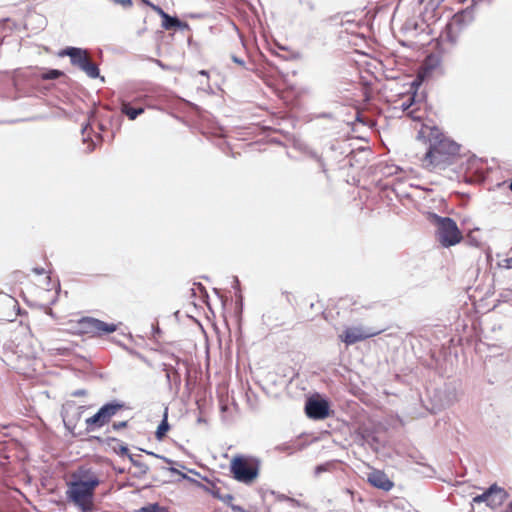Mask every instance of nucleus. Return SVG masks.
<instances>
[{
  "label": "nucleus",
  "mask_w": 512,
  "mask_h": 512,
  "mask_svg": "<svg viewBox=\"0 0 512 512\" xmlns=\"http://www.w3.org/2000/svg\"><path fill=\"white\" fill-rule=\"evenodd\" d=\"M125 408L122 402H109L103 405L97 413L86 419V431L93 432L108 424L111 419Z\"/></svg>",
  "instance_id": "nucleus-7"
},
{
  "label": "nucleus",
  "mask_w": 512,
  "mask_h": 512,
  "mask_svg": "<svg viewBox=\"0 0 512 512\" xmlns=\"http://www.w3.org/2000/svg\"><path fill=\"white\" fill-rule=\"evenodd\" d=\"M356 121L362 123L363 125H374V122L371 119L364 117L359 111L357 112Z\"/></svg>",
  "instance_id": "nucleus-19"
},
{
  "label": "nucleus",
  "mask_w": 512,
  "mask_h": 512,
  "mask_svg": "<svg viewBox=\"0 0 512 512\" xmlns=\"http://www.w3.org/2000/svg\"><path fill=\"white\" fill-rule=\"evenodd\" d=\"M460 146L442 133H432L429 137V147L420 158L423 169L440 173L456 163L459 158Z\"/></svg>",
  "instance_id": "nucleus-1"
},
{
  "label": "nucleus",
  "mask_w": 512,
  "mask_h": 512,
  "mask_svg": "<svg viewBox=\"0 0 512 512\" xmlns=\"http://www.w3.org/2000/svg\"><path fill=\"white\" fill-rule=\"evenodd\" d=\"M233 60L238 63V64H243V62L239 59H237L236 57H233Z\"/></svg>",
  "instance_id": "nucleus-26"
},
{
  "label": "nucleus",
  "mask_w": 512,
  "mask_h": 512,
  "mask_svg": "<svg viewBox=\"0 0 512 512\" xmlns=\"http://www.w3.org/2000/svg\"><path fill=\"white\" fill-rule=\"evenodd\" d=\"M128 425L127 421H120V422H114L112 424V428L115 430V431H119L121 429H124L126 428Z\"/></svg>",
  "instance_id": "nucleus-20"
},
{
  "label": "nucleus",
  "mask_w": 512,
  "mask_h": 512,
  "mask_svg": "<svg viewBox=\"0 0 512 512\" xmlns=\"http://www.w3.org/2000/svg\"><path fill=\"white\" fill-rule=\"evenodd\" d=\"M57 56L61 58L68 56L71 64L84 71L90 78H97L99 76V68L92 62L87 50L77 47H66L58 51Z\"/></svg>",
  "instance_id": "nucleus-5"
},
{
  "label": "nucleus",
  "mask_w": 512,
  "mask_h": 512,
  "mask_svg": "<svg viewBox=\"0 0 512 512\" xmlns=\"http://www.w3.org/2000/svg\"><path fill=\"white\" fill-rule=\"evenodd\" d=\"M67 330L77 335L103 336L117 331L119 324L107 323L93 317L70 319Z\"/></svg>",
  "instance_id": "nucleus-2"
},
{
  "label": "nucleus",
  "mask_w": 512,
  "mask_h": 512,
  "mask_svg": "<svg viewBox=\"0 0 512 512\" xmlns=\"http://www.w3.org/2000/svg\"><path fill=\"white\" fill-rule=\"evenodd\" d=\"M72 482L96 489L100 484V479L91 468L80 467L72 474Z\"/></svg>",
  "instance_id": "nucleus-10"
},
{
  "label": "nucleus",
  "mask_w": 512,
  "mask_h": 512,
  "mask_svg": "<svg viewBox=\"0 0 512 512\" xmlns=\"http://www.w3.org/2000/svg\"><path fill=\"white\" fill-rule=\"evenodd\" d=\"M429 220L436 226V237L443 247L455 246L463 240L462 232L452 218L430 213Z\"/></svg>",
  "instance_id": "nucleus-4"
},
{
  "label": "nucleus",
  "mask_w": 512,
  "mask_h": 512,
  "mask_svg": "<svg viewBox=\"0 0 512 512\" xmlns=\"http://www.w3.org/2000/svg\"><path fill=\"white\" fill-rule=\"evenodd\" d=\"M365 99L368 100L369 96L365 93Z\"/></svg>",
  "instance_id": "nucleus-28"
},
{
  "label": "nucleus",
  "mask_w": 512,
  "mask_h": 512,
  "mask_svg": "<svg viewBox=\"0 0 512 512\" xmlns=\"http://www.w3.org/2000/svg\"><path fill=\"white\" fill-rule=\"evenodd\" d=\"M325 470H326V469H325V467H324V466L319 465V466H317V467H316L315 472H316V474H319L320 472L325 471Z\"/></svg>",
  "instance_id": "nucleus-23"
},
{
  "label": "nucleus",
  "mask_w": 512,
  "mask_h": 512,
  "mask_svg": "<svg viewBox=\"0 0 512 512\" xmlns=\"http://www.w3.org/2000/svg\"><path fill=\"white\" fill-rule=\"evenodd\" d=\"M120 452H121L122 454H127V453H128V448H127L126 446H122V447L120 448Z\"/></svg>",
  "instance_id": "nucleus-24"
},
{
  "label": "nucleus",
  "mask_w": 512,
  "mask_h": 512,
  "mask_svg": "<svg viewBox=\"0 0 512 512\" xmlns=\"http://www.w3.org/2000/svg\"><path fill=\"white\" fill-rule=\"evenodd\" d=\"M425 0H419L420 3L424 2Z\"/></svg>",
  "instance_id": "nucleus-30"
},
{
  "label": "nucleus",
  "mask_w": 512,
  "mask_h": 512,
  "mask_svg": "<svg viewBox=\"0 0 512 512\" xmlns=\"http://www.w3.org/2000/svg\"><path fill=\"white\" fill-rule=\"evenodd\" d=\"M260 460L253 456L236 455L230 462L233 478L243 484H253L260 474Z\"/></svg>",
  "instance_id": "nucleus-3"
},
{
  "label": "nucleus",
  "mask_w": 512,
  "mask_h": 512,
  "mask_svg": "<svg viewBox=\"0 0 512 512\" xmlns=\"http://www.w3.org/2000/svg\"><path fill=\"white\" fill-rule=\"evenodd\" d=\"M94 493L95 488L83 486L72 481L68 484L66 492L67 498L83 512H90L94 509Z\"/></svg>",
  "instance_id": "nucleus-6"
},
{
  "label": "nucleus",
  "mask_w": 512,
  "mask_h": 512,
  "mask_svg": "<svg viewBox=\"0 0 512 512\" xmlns=\"http://www.w3.org/2000/svg\"><path fill=\"white\" fill-rule=\"evenodd\" d=\"M74 396H84L86 395V391L85 390H78V391H75L73 393Z\"/></svg>",
  "instance_id": "nucleus-22"
},
{
  "label": "nucleus",
  "mask_w": 512,
  "mask_h": 512,
  "mask_svg": "<svg viewBox=\"0 0 512 512\" xmlns=\"http://www.w3.org/2000/svg\"><path fill=\"white\" fill-rule=\"evenodd\" d=\"M169 429H170V425H169L168 419H167V412H165L164 418L156 430V433H155L156 438L158 440L164 439L167 432L169 431Z\"/></svg>",
  "instance_id": "nucleus-16"
},
{
  "label": "nucleus",
  "mask_w": 512,
  "mask_h": 512,
  "mask_svg": "<svg viewBox=\"0 0 512 512\" xmlns=\"http://www.w3.org/2000/svg\"><path fill=\"white\" fill-rule=\"evenodd\" d=\"M509 188L512 191V182L510 183Z\"/></svg>",
  "instance_id": "nucleus-29"
},
{
  "label": "nucleus",
  "mask_w": 512,
  "mask_h": 512,
  "mask_svg": "<svg viewBox=\"0 0 512 512\" xmlns=\"http://www.w3.org/2000/svg\"><path fill=\"white\" fill-rule=\"evenodd\" d=\"M367 482L371 486L386 492L390 491L394 487L393 481L389 479L387 474L378 469H373L367 474Z\"/></svg>",
  "instance_id": "nucleus-12"
},
{
  "label": "nucleus",
  "mask_w": 512,
  "mask_h": 512,
  "mask_svg": "<svg viewBox=\"0 0 512 512\" xmlns=\"http://www.w3.org/2000/svg\"><path fill=\"white\" fill-rule=\"evenodd\" d=\"M305 412L311 419H325L329 416V404L323 399H309L305 405Z\"/></svg>",
  "instance_id": "nucleus-11"
},
{
  "label": "nucleus",
  "mask_w": 512,
  "mask_h": 512,
  "mask_svg": "<svg viewBox=\"0 0 512 512\" xmlns=\"http://www.w3.org/2000/svg\"><path fill=\"white\" fill-rule=\"evenodd\" d=\"M382 331L383 330L369 331L362 327H348L339 335V339L349 346L359 341L366 340L367 338L374 337Z\"/></svg>",
  "instance_id": "nucleus-9"
},
{
  "label": "nucleus",
  "mask_w": 512,
  "mask_h": 512,
  "mask_svg": "<svg viewBox=\"0 0 512 512\" xmlns=\"http://www.w3.org/2000/svg\"><path fill=\"white\" fill-rule=\"evenodd\" d=\"M121 112L130 120H135L138 115L144 112V109L142 107H133L129 103H122Z\"/></svg>",
  "instance_id": "nucleus-15"
},
{
  "label": "nucleus",
  "mask_w": 512,
  "mask_h": 512,
  "mask_svg": "<svg viewBox=\"0 0 512 512\" xmlns=\"http://www.w3.org/2000/svg\"><path fill=\"white\" fill-rule=\"evenodd\" d=\"M136 512H168V510L158 504H150L146 507H142L139 510H136Z\"/></svg>",
  "instance_id": "nucleus-18"
},
{
  "label": "nucleus",
  "mask_w": 512,
  "mask_h": 512,
  "mask_svg": "<svg viewBox=\"0 0 512 512\" xmlns=\"http://www.w3.org/2000/svg\"><path fill=\"white\" fill-rule=\"evenodd\" d=\"M36 273H42L43 270L35 269Z\"/></svg>",
  "instance_id": "nucleus-27"
},
{
  "label": "nucleus",
  "mask_w": 512,
  "mask_h": 512,
  "mask_svg": "<svg viewBox=\"0 0 512 512\" xmlns=\"http://www.w3.org/2000/svg\"><path fill=\"white\" fill-rule=\"evenodd\" d=\"M64 76V73L57 69H50L40 75L42 80H55Z\"/></svg>",
  "instance_id": "nucleus-17"
},
{
  "label": "nucleus",
  "mask_w": 512,
  "mask_h": 512,
  "mask_svg": "<svg viewBox=\"0 0 512 512\" xmlns=\"http://www.w3.org/2000/svg\"><path fill=\"white\" fill-rule=\"evenodd\" d=\"M507 498L508 493L506 490L497 484H493L482 494L472 498V510L475 509V505L483 502L491 509H498L505 503Z\"/></svg>",
  "instance_id": "nucleus-8"
},
{
  "label": "nucleus",
  "mask_w": 512,
  "mask_h": 512,
  "mask_svg": "<svg viewBox=\"0 0 512 512\" xmlns=\"http://www.w3.org/2000/svg\"><path fill=\"white\" fill-rule=\"evenodd\" d=\"M116 3H120L124 6H131L132 1L131 0H114Z\"/></svg>",
  "instance_id": "nucleus-21"
},
{
  "label": "nucleus",
  "mask_w": 512,
  "mask_h": 512,
  "mask_svg": "<svg viewBox=\"0 0 512 512\" xmlns=\"http://www.w3.org/2000/svg\"><path fill=\"white\" fill-rule=\"evenodd\" d=\"M421 102L415 101V94L408 97L407 101H403L401 104L402 110L407 113L413 120H422L423 113L421 112Z\"/></svg>",
  "instance_id": "nucleus-13"
},
{
  "label": "nucleus",
  "mask_w": 512,
  "mask_h": 512,
  "mask_svg": "<svg viewBox=\"0 0 512 512\" xmlns=\"http://www.w3.org/2000/svg\"><path fill=\"white\" fill-rule=\"evenodd\" d=\"M158 11L162 17V26L166 30L176 29L183 26V23L178 18L168 15L160 8Z\"/></svg>",
  "instance_id": "nucleus-14"
},
{
  "label": "nucleus",
  "mask_w": 512,
  "mask_h": 512,
  "mask_svg": "<svg viewBox=\"0 0 512 512\" xmlns=\"http://www.w3.org/2000/svg\"><path fill=\"white\" fill-rule=\"evenodd\" d=\"M199 74H200V75H203V76H206L207 78L209 77V73H208V71H206V70H201V71H199Z\"/></svg>",
  "instance_id": "nucleus-25"
}]
</instances>
